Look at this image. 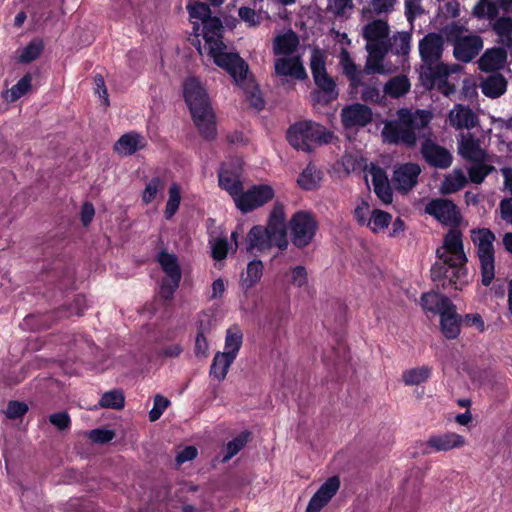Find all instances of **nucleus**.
<instances>
[{
  "instance_id": "obj_1",
  "label": "nucleus",
  "mask_w": 512,
  "mask_h": 512,
  "mask_svg": "<svg viewBox=\"0 0 512 512\" xmlns=\"http://www.w3.org/2000/svg\"><path fill=\"white\" fill-rule=\"evenodd\" d=\"M203 38L214 63L225 70L238 83L245 82L248 64L237 52H226L223 42L224 27L220 18L211 16L204 20Z\"/></svg>"
},
{
  "instance_id": "obj_2",
  "label": "nucleus",
  "mask_w": 512,
  "mask_h": 512,
  "mask_svg": "<svg viewBox=\"0 0 512 512\" xmlns=\"http://www.w3.org/2000/svg\"><path fill=\"white\" fill-rule=\"evenodd\" d=\"M430 113L424 110L412 112L407 108L397 111V118L384 123L381 137L384 143L414 148L417 145L418 132L430 123Z\"/></svg>"
},
{
  "instance_id": "obj_3",
  "label": "nucleus",
  "mask_w": 512,
  "mask_h": 512,
  "mask_svg": "<svg viewBox=\"0 0 512 512\" xmlns=\"http://www.w3.org/2000/svg\"><path fill=\"white\" fill-rule=\"evenodd\" d=\"M183 97L200 136L213 141L217 136L215 114L206 90L197 78L188 77L184 81Z\"/></svg>"
},
{
  "instance_id": "obj_4",
  "label": "nucleus",
  "mask_w": 512,
  "mask_h": 512,
  "mask_svg": "<svg viewBox=\"0 0 512 512\" xmlns=\"http://www.w3.org/2000/svg\"><path fill=\"white\" fill-rule=\"evenodd\" d=\"M441 253V249L436 250L438 261L431 267V279L435 283L437 290H461L468 284V270L466 263H457L449 255Z\"/></svg>"
},
{
  "instance_id": "obj_5",
  "label": "nucleus",
  "mask_w": 512,
  "mask_h": 512,
  "mask_svg": "<svg viewBox=\"0 0 512 512\" xmlns=\"http://www.w3.org/2000/svg\"><path fill=\"white\" fill-rule=\"evenodd\" d=\"M286 139L294 149L311 152L315 146L330 143L332 133L323 125L311 120H303L290 125Z\"/></svg>"
},
{
  "instance_id": "obj_6",
  "label": "nucleus",
  "mask_w": 512,
  "mask_h": 512,
  "mask_svg": "<svg viewBox=\"0 0 512 512\" xmlns=\"http://www.w3.org/2000/svg\"><path fill=\"white\" fill-rule=\"evenodd\" d=\"M471 239L477 248L481 282L484 286H489L495 277V234L488 228H477L471 231Z\"/></svg>"
},
{
  "instance_id": "obj_7",
  "label": "nucleus",
  "mask_w": 512,
  "mask_h": 512,
  "mask_svg": "<svg viewBox=\"0 0 512 512\" xmlns=\"http://www.w3.org/2000/svg\"><path fill=\"white\" fill-rule=\"evenodd\" d=\"M157 261L165 274V277L161 280L159 295L164 301H170L181 282V267L176 255L165 250L159 252Z\"/></svg>"
},
{
  "instance_id": "obj_8",
  "label": "nucleus",
  "mask_w": 512,
  "mask_h": 512,
  "mask_svg": "<svg viewBox=\"0 0 512 512\" xmlns=\"http://www.w3.org/2000/svg\"><path fill=\"white\" fill-rule=\"evenodd\" d=\"M462 27L454 25L447 32V41L453 44V55L456 60L469 63L482 50L483 39L479 35H462Z\"/></svg>"
},
{
  "instance_id": "obj_9",
  "label": "nucleus",
  "mask_w": 512,
  "mask_h": 512,
  "mask_svg": "<svg viewBox=\"0 0 512 512\" xmlns=\"http://www.w3.org/2000/svg\"><path fill=\"white\" fill-rule=\"evenodd\" d=\"M310 69L315 85L325 96V102L336 100L338 98L336 82L327 73L326 55L319 47H314L311 51Z\"/></svg>"
},
{
  "instance_id": "obj_10",
  "label": "nucleus",
  "mask_w": 512,
  "mask_h": 512,
  "mask_svg": "<svg viewBox=\"0 0 512 512\" xmlns=\"http://www.w3.org/2000/svg\"><path fill=\"white\" fill-rule=\"evenodd\" d=\"M289 226L291 242L299 249L311 244L319 227L315 216L305 210L295 212L290 219Z\"/></svg>"
},
{
  "instance_id": "obj_11",
  "label": "nucleus",
  "mask_w": 512,
  "mask_h": 512,
  "mask_svg": "<svg viewBox=\"0 0 512 512\" xmlns=\"http://www.w3.org/2000/svg\"><path fill=\"white\" fill-rule=\"evenodd\" d=\"M455 69L445 63L424 65L420 72V80L427 90L437 88L445 96L455 92V86L448 81V77Z\"/></svg>"
},
{
  "instance_id": "obj_12",
  "label": "nucleus",
  "mask_w": 512,
  "mask_h": 512,
  "mask_svg": "<svg viewBox=\"0 0 512 512\" xmlns=\"http://www.w3.org/2000/svg\"><path fill=\"white\" fill-rule=\"evenodd\" d=\"M274 189L268 184L251 186L248 190H242L234 200L236 207L244 214L264 206L274 198Z\"/></svg>"
},
{
  "instance_id": "obj_13",
  "label": "nucleus",
  "mask_w": 512,
  "mask_h": 512,
  "mask_svg": "<svg viewBox=\"0 0 512 512\" xmlns=\"http://www.w3.org/2000/svg\"><path fill=\"white\" fill-rule=\"evenodd\" d=\"M425 211L445 226L458 227L462 220L457 205L445 198L431 200L426 205Z\"/></svg>"
},
{
  "instance_id": "obj_14",
  "label": "nucleus",
  "mask_w": 512,
  "mask_h": 512,
  "mask_svg": "<svg viewBox=\"0 0 512 512\" xmlns=\"http://www.w3.org/2000/svg\"><path fill=\"white\" fill-rule=\"evenodd\" d=\"M420 153L426 163L434 168L447 169L453 162L451 152L430 138H426L422 142Z\"/></svg>"
},
{
  "instance_id": "obj_15",
  "label": "nucleus",
  "mask_w": 512,
  "mask_h": 512,
  "mask_svg": "<svg viewBox=\"0 0 512 512\" xmlns=\"http://www.w3.org/2000/svg\"><path fill=\"white\" fill-rule=\"evenodd\" d=\"M420 173L421 168L417 163L401 164L393 171L392 184L398 192L406 194L416 186Z\"/></svg>"
},
{
  "instance_id": "obj_16",
  "label": "nucleus",
  "mask_w": 512,
  "mask_h": 512,
  "mask_svg": "<svg viewBox=\"0 0 512 512\" xmlns=\"http://www.w3.org/2000/svg\"><path fill=\"white\" fill-rule=\"evenodd\" d=\"M443 50L444 40L438 33H428L419 41V53L424 65L439 62L442 58Z\"/></svg>"
},
{
  "instance_id": "obj_17",
  "label": "nucleus",
  "mask_w": 512,
  "mask_h": 512,
  "mask_svg": "<svg viewBox=\"0 0 512 512\" xmlns=\"http://www.w3.org/2000/svg\"><path fill=\"white\" fill-rule=\"evenodd\" d=\"M340 484V478L338 476L328 478L311 497L305 512H320L336 495Z\"/></svg>"
},
{
  "instance_id": "obj_18",
  "label": "nucleus",
  "mask_w": 512,
  "mask_h": 512,
  "mask_svg": "<svg viewBox=\"0 0 512 512\" xmlns=\"http://www.w3.org/2000/svg\"><path fill=\"white\" fill-rule=\"evenodd\" d=\"M218 185L235 200L244 189L239 169L232 164L222 163L218 171Z\"/></svg>"
},
{
  "instance_id": "obj_19",
  "label": "nucleus",
  "mask_w": 512,
  "mask_h": 512,
  "mask_svg": "<svg viewBox=\"0 0 512 512\" xmlns=\"http://www.w3.org/2000/svg\"><path fill=\"white\" fill-rule=\"evenodd\" d=\"M273 245L278 247V238L264 226H253L247 235V251L265 252Z\"/></svg>"
},
{
  "instance_id": "obj_20",
  "label": "nucleus",
  "mask_w": 512,
  "mask_h": 512,
  "mask_svg": "<svg viewBox=\"0 0 512 512\" xmlns=\"http://www.w3.org/2000/svg\"><path fill=\"white\" fill-rule=\"evenodd\" d=\"M465 438L455 432L431 435L425 442L426 454L433 452L449 451L464 446Z\"/></svg>"
},
{
  "instance_id": "obj_21",
  "label": "nucleus",
  "mask_w": 512,
  "mask_h": 512,
  "mask_svg": "<svg viewBox=\"0 0 512 512\" xmlns=\"http://www.w3.org/2000/svg\"><path fill=\"white\" fill-rule=\"evenodd\" d=\"M341 121L345 128L364 127L372 121V110L364 104H352L342 109Z\"/></svg>"
},
{
  "instance_id": "obj_22",
  "label": "nucleus",
  "mask_w": 512,
  "mask_h": 512,
  "mask_svg": "<svg viewBox=\"0 0 512 512\" xmlns=\"http://www.w3.org/2000/svg\"><path fill=\"white\" fill-rule=\"evenodd\" d=\"M441 253L449 255L452 259H456L457 263H467L464 246L463 235L457 227H451L443 239V246L440 247Z\"/></svg>"
},
{
  "instance_id": "obj_23",
  "label": "nucleus",
  "mask_w": 512,
  "mask_h": 512,
  "mask_svg": "<svg viewBox=\"0 0 512 512\" xmlns=\"http://www.w3.org/2000/svg\"><path fill=\"white\" fill-rule=\"evenodd\" d=\"M458 152L468 162H481L488 160V154L480 145V140L472 133L462 135L458 142Z\"/></svg>"
},
{
  "instance_id": "obj_24",
  "label": "nucleus",
  "mask_w": 512,
  "mask_h": 512,
  "mask_svg": "<svg viewBox=\"0 0 512 512\" xmlns=\"http://www.w3.org/2000/svg\"><path fill=\"white\" fill-rule=\"evenodd\" d=\"M265 228L278 238V248L280 250L287 248L288 241L285 226V212L284 206L281 203H275Z\"/></svg>"
},
{
  "instance_id": "obj_25",
  "label": "nucleus",
  "mask_w": 512,
  "mask_h": 512,
  "mask_svg": "<svg viewBox=\"0 0 512 512\" xmlns=\"http://www.w3.org/2000/svg\"><path fill=\"white\" fill-rule=\"evenodd\" d=\"M243 343V333L237 326H231L226 331L224 352H217L216 359L228 358L226 365H232Z\"/></svg>"
},
{
  "instance_id": "obj_26",
  "label": "nucleus",
  "mask_w": 512,
  "mask_h": 512,
  "mask_svg": "<svg viewBox=\"0 0 512 512\" xmlns=\"http://www.w3.org/2000/svg\"><path fill=\"white\" fill-rule=\"evenodd\" d=\"M440 329L446 339H456L461 332L462 316L457 313L455 304H451L440 313Z\"/></svg>"
},
{
  "instance_id": "obj_27",
  "label": "nucleus",
  "mask_w": 512,
  "mask_h": 512,
  "mask_svg": "<svg viewBox=\"0 0 512 512\" xmlns=\"http://www.w3.org/2000/svg\"><path fill=\"white\" fill-rule=\"evenodd\" d=\"M275 73L279 76H291L297 80H305L308 77L299 56L278 58L275 61Z\"/></svg>"
},
{
  "instance_id": "obj_28",
  "label": "nucleus",
  "mask_w": 512,
  "mask_h": 512,
  "mask_svg": "<svg viewBox=\"0 0 512 512\" xmlns=\"http://www.w3.org/2000/svg\"><path fill=\"white\" fill-rule=\"evenodd\" d=\"M145 138L135 132L123 134L114 144V151L122 156H130L146 147Z\"/></svg>"
},
{
  "instance_id": "obj_29",
  "label": "nucleus",
  "mask_w": 512,
  "mask_h": 512,
  "mask_svg": "<svg viewBox=\"0 0 512 512\" xmlns=\"http://www.w3.org/2000/svg\"><path fill=\"white\" fill-rule=\"evenodd\" d=\"M507 60V52L502 47L487 49L478 61L479 69L483 72H497L502 69Z\"/></svg>"
},
{
  "instance_id": "obj_30",
  "label": "nucleus",
  "mask_w": 512,
  "mask_h": 512,
  "mask_svg": "<svg viewBox=\"0 0 512 512\" xmlns=\"http://www.w3.org/2000/svg\"><path fill=\"white\" fill-rule=\"evenodd\" d=\"M450 123L456 129H472L479 125V117L468 106L458 105L456 112H451Z\"/></svg>"
},
{
  "instance_id": "obj_31",
  "label": "nucleus",
  "mask_w": 512,
  "mask_h": 512,
  "mask_svg": "<svg viewBox=\"0 0 512 512\" xmlns=\"http://www.w3.org/2000/svg\"><path fill=\"white\" fill-rule=\"evenodd\" d=\"M441 290L423 293L421 296V307L434 314H439L454 304L449 297L440 293Z\"/></svg>"
},
{
  "instance_id": "obj_32",
  "label": "nucleus",
  "mask_w": 512,
  "mask_h": 512,
  "mask_svg": "<svg viewBox=\"0 0 512 512\" xmlns=\"http://www.w3.org/2000/svg\"><path fill=\"white\" fill-rule=\"evenodd\" d=\"M480 87L485 96L495 99L506 92L507 81L502 74L494 72L482 80Z\"/></svg>"
},
{
  "instance_id": "obj_33",
  "label": "nucleus",
  "mask_w": 512,
  "mask_h": 512,
  "mask_svg": "<svg viewBox=\"0 0 512 512\" xmlns=\"http://www.w3.org/2000/svg\"><path fill=\"white\" fill-rule=\"evenodd\" d=\"M374 192L377 197L384 203L390 204L393 201V193L386 174L379 170L372 176Z\"/></svg>"
},
{
  "instance_id": "obj_34",
  "label": "nucleus",
  "mask_w": 512,
  "mask_h": 512,
  "mask_svg": "<svg viewBox=\"0 0 512 512\" xmlns=\"http://www.w3.org/2000/svg\"><path fill=\"white\" fill-rule=\"evenodd\" d=\"M245 77V82L243 83H238L235 80L234 82L245 91L250 104L257 110H262L264 108V100L259 93L258 86L256 85L249 69Z\"/></svg>"
},
{
  "instance_id": "obj_35",
  "label": "nucleus",
  "mask_w": 512,
  "mask_h": 512,
  "mask_svg": "<svg viewBox=\"0 0 512 512\" xmlns=\"http://www.w3.org/2000/svg\"><path fill=\"white\" fill-rule=\"evenodd\" d=\"M411 88V83L406 75H397L390 78L385 86L384 92L391 98H400L407 94Z\"/></svg>"
},
{
  "instance_id": "obj_36",
  "label": "nucleus",
  "mask_w": 512,
  "mask_h": 512,
  "mask_svg": "<svg viewBox=\"0 0 512 512\" xmlns=\"http://www.w3.org/2000/svg\"><path fill=\"white\" fill-rule=\"evenodd\" d=\"M389 25L387 21L377 19L365 25L363 37L366 41L389 40Z\"/></svg>"
},
{
  "instance_id": "obj_37",
  "label": "nucleus",
  "mask_w": 512,
  "mask_h": 512,
  "mask_svg": "<svg viewBox=\"0 0 512 512\" xmlns=\"http://www.w3.org/2000/svg\"><path fill=\"white\" fill-rule=\"evenodd\" d=\"M468 180L461 169H454L453 172L445 176L441 192L443 194H452L461 190L467 184Z\"/></svg>"
},
{
  "instance_id": "obj_38",
  "label": "nucleus",
  "mask_w": 512,
  "mask_h": 512,
  "mask_svg": "<svg viewBox=\"0 0 512 512\" xmlns=\"http://www.w3.org/2000/svg\"><path fill=\"white\" fill-rule=\"evenodd\" d=\"M298 43V37L293 31H290L282 35H278L274 39V53L276 55L291 54L296 49Z\"/></svg>"
},
{
  "instance_id": "obj_39",
  "label": "nucleus",
  "mask_w": 512,
  "mask_h": 512,
  "mask_svg": "<svg viewBox=\"0 0 512 512\" xmlns=\"http://www.w3.org/2000/svg\"><path fill=\"white\" fill-rule=\"evenodd\" d=\"M263 263L261 260H252L248 263L245 276L242 275L241 285L245 290L254 287L263 275Z\"/></svg>"
},
{
  "instance_id": "obj_40",
  "label": "nucleus",
  "mask_w": 512,
  "mask_h": 512,
  "mask_svg": "<svg viewBox=\"0 0 512 512\" xmlns=\"http://www.w3.org/2000/svg\"><path fill=\"white\" fill-rule=\"evenodd\" d=\"M321 178V172L313 164L309 163L298 176L297 183L302 189L311 191L317 188Z\"/></svg>"
},
{
  "instance_id": "obj_41",
  "label": "nucleus",
  "mask_w": 512,
  "mask_h": 512,
  "mask_svg": "<svg viewBox=\"0 0 512 512\" xmlns=\"http://www.w3.org/2000/svg\"><path fill=\"white\" fill-rule=\"evenodd\" d=\"M251 432L244 430L240 432L236 437L230 440L225 447V454L223 456V462H228L235 455H237L250 441Z\"/></svg>"
},
{
  "instance_id": "obj_42",
  "label": "nucleus",
  "mask_w": 512,
  "mask_h": 512,
  "mask_svg": "<svg viewBox=\"0 0 512 512\" xmlns=\"http://www.w3.org/2000/svg\"><path fill=\"white\" fill-rule=\"evenodd\" d=\"M431 375L429 366H421L406 370L402 374V380L407 386L420 385L426 382Z\"/></svg>"
},
{
  "instance_id": "obj_43",
  "label": "nucleus",
  "mask_w": 512,
  "mask_h": 512,
  "mask_svg": "<svg viewBox=\"0 0 512 512\" xmlns=\"http://www.w3.org/2000/svg\"><path fill=\"white\" fill-rule=\"evenodd\" d=\"M499 8H501V6L497 0L496 2L491 0H479L473 8V15L478 19L488 18L494 20L499 15Z\"/></svg>"
},
{
  "instance_id": "obj_44",
  "label": "nucleus",
  "mask_w": 512,
  "mask_h": 512,
  "mask_svg": "<svg viewBox=\"0 0 512 512\" xmlns=\"http://www.w3.org/2000/svg\"><path fill=\"white\" fill-rule=\"evenodd\" d=\"M99 406L102 408L120 410L125 406V396L120 389H112L105 392L100 401Z\"/></svg>"
},
{
  "instance_id": "obj_45",
  "label": "nucleus",
  "mask_w": 512,
  "mask_h": 512,
  "mask_svg": "<svg viewBox=\"0 0 512 512\" xmlns=\"http://www.w3.org/2000/svg\"><path fill=\"white\" fill-rule=\"evenodd\" d=\"M181 202V191L177 183H172L168 190V200L164 210L166 220H171L179 209Z\"/></svg>"
},
{
  "instance_id": "obj_46",
  "label": "nucleus",
  "mask_w": 512,
  "mask_h": 512,
  "mask_svg": "<svg viewBox=\"0 0 512 512\" xmlns=\"http://www.w3.org/2000/svg\"><path fill=\"white\" fill-rule=\"evenodd\" d=\"M487 160L481 162H472L468 168L469 180L474 184H481L485 178L494 171V166L487 164Z\"/></svg>"
},
{
  "instance_id": "obj_47",
  "label": "nucleus",
  "mask_w": 512,
  "mask_h": 512,
  "mask_svg": "<svg viewBox=\"0 0 512 512\" xmlns=\"http://www.w3.org/2000/svg\"><path fill=\"white\" fill-rule=\"evenodd\" d=\"M88 308L87 299L83 294H77L73 302L66 307L65 305L58 309L57 314L59 317H70L73 315L82 316L84 311Z\"/></svg>"
},
{
  "instance_id": "obj_48",
  "label": "nucleus",
  "mask_w": 512,
  "mask_h": 512,
  "mask_svg": "<svg viewBox=\"0 0 512 512\" xmlns=\"http://www.w3.org/2000/svg\"><path fill=\"white\" fill-rule=\"evenodd\" d=\"M411 34L408 32H398L389 40L390 51L395 55L405 56L410 51Z\"/></svg>"
},
{
  "instance_id": "obj_49",
  "label": "nucleus",
  "mask_w": 512,
  "mask_h": 512,
  "mask_svg": "<svg viewBox=\"0 0 512 512\" xmlns=\"http://www.w3.org/2000/svg\"><path fill=\"white\" fill-rule=\"evenodd\" d=\"M43 49V41L41 39H33L22 49L18 61L22 64H28L36 60L41 55Z\"/></svg>"
},
{
  "instance_id": "obj_50",
  "label": "nucleus",
  "mask_w": 512,
  "mask_h": 512,
  "mask_svg": "<svg viewBox=\"0 0 512 512\" xmlns=\"http://www.w3.org/2000/svg\"><path fill=\"white\" fill-rule=\"evenodd\" d=\"M341 64H342V68H343V73L346 75V77L350 81V86L352 88H357L360 85H362L361 76H360V72L358 71L357 65L348 55H346L341 60Z\"/></svg>"
},
{
  "instance_id": "obj_51",
  "label": "nucleus",
  "mask_w": 512,
  "mask_h": 512,
  "mask_svg": "<svg viewBox=\"0 0 512 512\" xmlns=\"http://www.w3.org/2000/svg\"><path fill=\"white\" fill-rule=\"evenodd\" d=\"M366 48L370 58L383 61L390 51L389 40L367 41Z\"/></svg>"
},
{
  "instance_id": "obj_52",
  "label": "nucleus",
  "mask_w": 512,
  "mask_h": 512,
  "mask_svg": "<svg viewBox=\"0 0 512 512\" xmlns=\"http://www.w3.org/2000/svg\"><path fill=\"white\" fill-rule=\"evenodd\" d=\"M32 75L26 73L12 88L10 92V101H16L24 96L31 88Z\"/></svg>"
},
{
  "instance_id": "obj_53",
  "label": "nucleus",
  "mask_w": 512,
  "mask_h": 512,
  "mask_svg": "<svg viewBox=\"0 0 512 512\" xmlns=\"http://www.w3.org/2000/svg\"><path fill=\"white\" fill-rule=\"evenodd\" d=\"M164 188V181L160 177H153L147 184L142 194V201L150 204L157 196V193Z\"/></svg>"
},
{
  "instance_id": "obj_54",
  "label": "nucleus",
  "mask_w": 512,
  "mask_h": 512,
  "mask_svg": "<svg viewBox=\"0 0 512 512\" xmlns=\"http://www.w3.org/2000/svg\"><path fill=\"white\" fill-rule=\"evenodd\" d=\"M228 358H218L216 359V354L212 360L209 374L211 377L217 379L219 382L223 381L228 373V370L231 365H226V361Z\"/></svg>"
},
{
  "instance_id": "obj_55",
  "label": "nucleus",
  "mask_w": 512,
  "mask_h": 512,
  "mask_svg": "<svg viewBox=\"0 0 512 512\" xmlns=\"http://www.w3.org/2000/svg\"><path fill=\"white\" fill-rule=\"evenodd\" d=\"M187 11L189 16L194 19H199L204 22V20L211 17V9L208 4L204 2H194L187 5Z\"/></svg>"
},
{
  "instance_id": "obj_56",
  "label": "nucleus",
  "mask_w": 512,
  "mask_h": 512,
  "mask_svg": "<svg viewBox=\"0 0 512 512\" xmlns=\"http://www.w3.org/2000/svg\"><path fill=\"white\" fill-rule=\"evenodd\" d=\"M392 220V216L390 213L385 212L383 210L375 209L372 212V216L368 225L372 224L371 229L373 231H377L379 229H385L389 226Z\"/></svg>"
},
{
  "instance_id": "obj_57",
  "label": "nucleus",
  "mask_w": 512,
  "mask_h": 512,
  "mask_svg": "<svg viewBox=\"0 0 512 512\" xmlns=\"http://www.w3.org/2000/svg\"><path fill=\"white\" fill-rule=\"evenodd\" d=\"M170 405V401L158 394L154 397V403L152 409L149 411V420L155 422L163 415L164 411Z\"/></svg>"
},
{
  "instance_id": "obj_58",
  "label": "nucleus",
  "mask_w": 512,
  "mask_h": 512,
  "mask_svg": "<svg viewBox=\"0 0 512 512\" xmlns=\"http://www.w3.org/2000/svg\"><path fill=\"white\" fill-rule=\"evenodd\" d=\"M27 411L28 406L26 403L17 400H11L8 402L5 414L8 419L16 420L23 417Z\"/></svg>"
},
{
  "instance_id": "obj_59",
  "label": "nucleus",
  "mask_w": 512,
  "mask_h": 512,
  "mask_svg": "<svg viewBox=\"0 0 512 512\" xmlns=\"http://www.w3.org/2000/svg\"><path fill=\"white\" fill-rule=\"evenodd\" d=\"M238 16L244 21L249 27H257L261 23L260 16L256 13L253 8L242 6L238 10Z\"/></svg>"
},
{
  "instance_id": "obj_60",
  "label": "nucleus",
  "mask_w": 512,
  "mask_h": 512,
  "mask_svg": "<svg viewBox=\"0 0 512 512\" xmlns=\"http://www.w3.org/2000/svg\"><path fill=\"white\" fill-rule=\"evenodd\" d=\"M115 437V432L110 429L96 428L89 432V438L92 442L97 444H106L112 441Z\"/></svg>"
},
{
  "instance_id": "obj_61",
  "label": "nucleus",
  "mask_w": 512,
  "mask_h": 512,
  "mask_svg": "<svg viewBox=\"0 0 512 512\" xmlns=\"http://www.w3.org/2000/svg\"><path fill=\"white\" fill-rule=\"evenodd\" d=\"M291 278L289 283L295 287L301 288L308 282V274L306 268L302 265L295 266L290 271Z\"/></svg>"
},
{
  "instance_id": "obj_62",
  "label": "nucleus",
  "mask_w": 512,
  "mask_h": 512,
  "mask_svg": "<svg viewBox=\"0 0 512 512\" xmlns=\"http://www.w3.org/2000/svg\"><path fill=\"white\" fill-rule=\"evenodd\" d=\"M397 0H370V10L376 15L388 14L393 11Z\"/></svg>"
},
{
  "instance_id": "obj_63",
  "label": "nucleus",
  "mask_w": 512,
  "mask_h": 512,
  "mask_svg": "<svg viewBox=\"0 0 512 512\" xmlns=\"http://www.w3.org/2000/svg\"><path fill=\"white\" fill-rule=\"evenodd\" d=\"M228 241L225 238H219L212 245V257L214 260H224L228 255Z\"/></svg>"
},
{
  "instance_id": "obj_64",
  "label": "nucleus",
  "mask_w": 512,
  "mask_h": 512,
  "mask_svg": "<svg viewBox=\"0 0 512 512\" xmlns=\"http://www.w3.org/2000/svg\"><path fill=\"white\" fill-rule=\"evenodd\" d=\"M493 31L497 36L512 34V18L503 16L493 23Z\"/></svg>"
}]
</instances>
